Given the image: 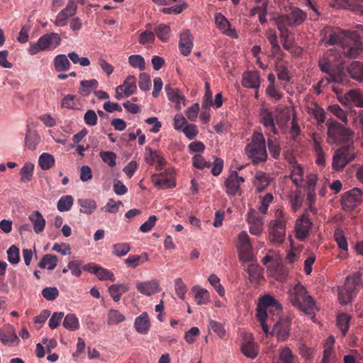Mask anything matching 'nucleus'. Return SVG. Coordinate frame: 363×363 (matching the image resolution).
<instances>
[{
    "label": "nucleus",
    "instance_id": "13",
    "mask_svg": "<svg viewBox=\"0 0 363 363\" xmlns=\"http://www.w3.org/2000/svg\"><path fill=\"white\" fill-rule=\"evenodd\" d=\"M291 321L289 318L279 319L274 324L271 335L275 336L278 341L283 342L289 336Z\"/></svg>",
    "mask_w": 363,
    "mask_h": 363
},
{
    "label": "nucleus",
    "instance_id": "30",
    "mask_svg": "<svg viewBox=\"0 0 363 363\" xmlns=\"http://www.w3.org/2000/svg\"><path fill=\"white\" fill-rule=\"evenodd\" d=\"M118 89L125 91L126 96H130L134 94L137 89L135 77L133 75L127 77L123 83L118 86Z\"/></svg>",
    "mask_w": 363,
    "mask_h": 363
},
{
    "label": "nucleus",
    "instance_id": "49",
    "mask_svg": "<svg viewBox=\"0 0 363 363\" xmlns=\"http://www.w3.org/2000/svg\"><path fill=\"white\" fill-rule=\"evenodd\" d=\"M54 164L55 158L49 153L44 152L39 157L38 164L43 170L50 169Z\"/></svg>",
    "mask_w": 363,
    "mask_h": 363
},
{
    "label": "nucleus",
    "instance_id": "5",
    "mask_svg": "<svg viewBox=\"0 0 363 363\" xmlns=\"http://www.w3.org/2000/svg\"><path fill=\"white\" fill-rule=\"evenodd\" d=\"M357 150L352 143L347 144L337 148L333 154L332 168L335 172H342L345 167L354 160Z\"/></svg>",
    "mask_w": 363,
    "mask_h": 363
},
{
    "label": "nucleus",
    "instance_id": "54",
    "mask_svg": "<svg viewBox=\"0 0 363 363\" xmlns=\"http://www.w3.org/2000/svg\"><path fill=\"white\" fill-rule=\"evenodd\" d=\"M128 62L134 68L143 71L145 68V59L140 55H133L128 57Z\"/></svg>",
    "mask_w": 363,
    "mask_h": 363
},
{
    "label": "nucleus",
    "instance_id": "46",
    "mask_svg": "<svg viewBox=\"0 0 363 363\" xmlns=\"http://www.w3.org/2000/svg\"><path fill=\"white\" fill-rule=\"evenodd\" d=\"M63 326L71 331L77 330L79 327V322L75 314L68 313L64 318Z\"/></svg>",
    "mask_w": 363,
    "mask_h": 363
},
{
    "label": "nucleus",
    "instance_id": "4",
    "mask_svg": "<svg viewBox=\"0 0 363 363\" xmlns=\"http://www.w3.org/2000/svg\"><path fill=\"white\" fill-rule=\"evenodd\" d=\"M326 125L330 143L345 145L352 143L354 133L350 128L333 119H329Z\"/></svg>",
    "mask_w": 363,
    "mask_h": 363
},
{
    "label": "nucleus",
    "instance_id": "12",
    "mask_svg": "<svg viewBox=\"0 0 363 363\" xmlns=\"http://www.w3.org/2000/svg\"><path fill=\"white\" fill-rule=\"evenodd\" d=\"M259 121L266 129L265 133L267 135H277L279 130L275 125V118L272 112L269 111L267 108H262L259 111Z\"/></svg>",
    "mask_w": 363,
    "mask_h": 363
},
{
    "label": "nucleus",
    "instance_id": "55",
    "mask_svg": "<svg viewBox=\"0 0 363 363\" xmlns=\"http://www.w3.org/2000/svg\"><path fill=\"white\" fill-rule=\"evenodd\" d=\"M26 145L30 150H35L39 142V137L35 132H31L29 129L26 135Z\"/></svg>",
    "mask_w": 363,
    "mask_h": 363
},
{
    "label": "nucleus",
    "instance_id": "22",
    "mask_svg": "<svg viewBox=\"0 0 363 363\" xmlns=\"http://www.w3.org/2000/svg\"><path fill=\"white\" fill-rule=\"evenodd\" d=\"M311 225V221L306 214L304 213L296 222V232L297 238L301 240H305L309 234Z\"/></svg>",
    "mask_w": 363,
    "mask_h": 363
},
{
    "label": "nucleus",
    "instance_id": "15",
    "mask_svg": "<svg viewBox=\"0 0 363 363\" xmlns=\"http://www.w3.org/2000/svg\"><path fill=\"white\" fill-rule=\"evenodd\" d=\"M247 223L250 225V233L252 235H259L263 231V217L255 210L251 209L247 213Z\"/></svg>",
    "mask_w": 363,
    "mask_h": 363
},
{
    "label": "nucleus",
    "instance_id": "38",
    "mask_svg": "<svg viewBox=\"0 0 363 363\" xmlns=\"http://www.w3.org/2000/svg\"><path fill=\"white\" fill-rule=\"evenodd\" d=\"M53 62L55 69L57 72L67 71L71 66L68 57L63 54L56 55Z\"/></svg>",
    "mask_w": 363,
    "mask_h": 363
},
{
    "label": "nucleus",
    "instance_id": "61",
    "mask_svg": "<svg viewBox=\"0 0 363 363\" xmlns=\"http://www.w3.org/2000/svg\"><path fill=\"white\" fill-rule=\"evenodd\" d=\"M209 283L214 287L220 296L225 295V289L220 283V279L216 274H211L208 277Z\"/></svg>",
    "mask_w": 363,
    "mask_h": 363
},
{
    "label": "nucleus",
    "instance_id": "10",
    "mask_svg": "<svg viewBox=\"0 0 363 363\" xmlns=\"http://www.w3.org/2000/svg\"><path fill=\"white\" fill-rule=\"evenodd\" d=\"M333 90L337 94L338 100L342 104L363 108V91L361 89H350L344 94L337 86H333Z\"/></svg>",
    "mask_w": 363,
    "mask_h": 363
},
{
    "label": "nucleus",
    "instance_id": "47",
    "mask_svg": "<svg viewBox=\"0 0 363 363\" xmlns=\"http://www.w3.org/2000/svg\"><path fill=\"white\" fill-rule=\"evenodd\" d=\"M267 146L272 157L274 159H278L281 152L280 145L278 140L277 138H273L272 135H270L267 139Z\"/></svg>",
    "mask_w": 363,
    "mask_h": 363
},
{
    "label": "nucleus",
    "instance_id": "52",
    "mask_svg": "<svg viewBox=\"0 0 363 363\" xmlns=\"http://www.w3.org/2000/svg\"><path fill=\"white\" fill-rule=\"evenodd\" d=\"M125 320L124 315L118 310L111 309L108 313L107 323L109 325H117Z\"/></svg>",
    "mask_w": 363,
    "mask_h": 363
},
{
    "label": "nucleus",
    "instance_id": "27",
    "mask_svg": "<svg viewBox=\"0 0 363 363\" xmlns=\"http://www.w3.org/2000/svg\"><path fill=\"white\" fill-rule=\"evenodd\" d=\"M215 22L217 27L226 35L236 37L235 30L231 28V25L228 19L221 13H217L215 15Z\"/></svg>",
    "mask_w": 363,
    "mask_h": 363
},
{
    "label": "nucleus",
    "instance_id": "51",
    "mask_svg": "<svg viewBox=\"0 0 363 363\" xmlns=\"http://www.w3.org/2000/svg\"><path fill=\"white\" fill-rule=\"evenodd\" d=\"M99 156L102 161L107 164L110 167H113L116 164L117 155L111 151H101Z\"/></svg>",
    "mask_w": 363,
    "mask_h": 363
},
{
    "label": "nucleus",
    "instance_id": "62",
    "mask_svg": "<svg viewBox=\"0 0 363 363\" xmlns=\"http://www.w3.org/2000/svg\"><path fill=\"white\" fill-rule=\"evenodd\" d=\"M350 317L346 314H341L337 318V325L345 335L349 328Z\"/></svg>",
    "mask_w": 363,
    "mask_h": 363
},
{
    "label": "nucleus",
    "instance_id": "25",
    "mask_svg": "<svg viewBox=\"0 0 363 363\" xmlns=\"http://www.w3.org/2000/svg\"><path fill=\"white\" fill-rule=\"evenodd\" d=\"M193 39L189 30H186L180 34L179 48L183 55L188 56L191 53L193 48Z\"/></svg>",
    "mask_w": 363,
    "mask_h": 363
},
{
    "label": "nucleus",
    "instance_id": "31",
    "mask_svg": "<svg viewBox=\"0 0 363 363\" xmlns=\"http://www.w3.org/2000/svg\"><path fill=\"white\" fill-rule=\"evenodd\" d=\"M129 290L128 284H116L108 288V292L114 301L118 302L123 295Z\"/></svg>",
    "mask_w": 363,
    "mask_h": 363
},
{
    "label": "nucleus",
    "instance_id": "56",
    "mask_svg": "<svg viewBox=\"0 0 363 363\" xmlns=\"http://www.w3.org/2000/svg\"><path fill=\"white\" fill-rule=\"evenodd\" d=\"M130 250V246L128 243L121 242L113 245V254L116 257H122L128 254Z\"/></svg>",
    "mask_w": 363,
    "mask_h": 363
},
{
    "label": "nucleus",
    "instance_id": "24",
    "mask_svg": "<svg viewBox=\"0 0 363 363\" xmlns=\"http://www.w3.org/2000/svg\"><path fill=\"white\" fill-rule=\"evenodd\" d=\"M0 340L4 345L8 346L13 345L15 342L18 343L19 342L15 329L11 325H8L0 330Z\"/></svg>",
    "mask_w": 363,
    "mask_h": 363
},
{
    "label": "nucleus",
    "instance_id": "50",
    "mask_svg": "<svg viewBox=\"0 0 363 363\" xmlns=\"http://www.w3.org/2000/svg\"><path fill=\"white\" fill-rule=\"evenodd\" d=\"M73 198L70 195L62 196L57 202V209L60 212L69 211L73 205Z\"/></svg>",
    "mask_w": 363,
    "mask_h": 363
},
{
    "label": "nucleus",
    "instance_id": "57",
    "mask_svg": "<svg viewBox=\"0 0 363 363\" xmlns=\"http://www.w3.org/2000/svg\"><path fill=\"white\" fill-rule=\"evenodd\" d=\"M335 343V339L333 336L327 338L324 344L323 357L322 360H330L332 355L333 349Z\"/></svg>",
    "mask_w": 363,
    "mask_h": 363
},
{
    "label": "nucleus",
    "instance_id": "35",
    "mask_svg": "<svg viewBox=\"0 0 363 363\" xmlns=\"http://www.w3.org/2000/svg\"><path fill=\"white\" fill-rule=\"evenodd\" d=\"M270 181L269 177L266 173L261 171L257 172L254 182L257 191L259 192L263 191L269 186Z\"/></svg>",
    "mask_w": 363,
    "mask_h": 363
},
{
    "label": "nucleus",
    "instance_id": "21",
    "mask_svg": "<svg viewBox=\"0 0 363 363\" xmlns=\"http://www.w3.org/2000/svg\"><path fill=\"white\" fill-rule=\"evenodd\" d=\"M135 286L140 294L147 296L157 294L161 291L160 282L157 279L137 282Z\"/></svg>",
    "mask_w": 363,
    "mask_h": 363
},
{
    "label": "nucleus",
    "instance_id": "14",
    "mask_svg": "<svg viewBox=\"0 0 363 363\" xmlns=\"http://www.w3.org/2000/svg\"><path fill=\"white\" fill-rule=\"evenodd\" d=\"M244 182V178L238 176L236 171H232L225 181L227 194L229 196H235L238 194L240 195V184Z\"/></svg>",
    "mask_w": 363,
    "mask_h": 363
},
{
    "label": "nucleus",
    "instance_id": "17",
    "mask_svg": "<svg viewBox=\"0 0 363 363\" xmlns=\"http://www.w3.org/2000/svg\"><path fill=\"white\" fill-rule=\"evenodd\" d=\"M83 270L94 274L100 280L105 281L108 279L112 281H115V276L113 272L105 268L101 267V266L95 263L91 262L84 264L83 267Z\"/></svg>",
    "mask_w": 363,
    "mask_h": 363
},
{
    "label": "nucleus",
    "instance_id": "45",
    "mask_svg": "<svg viewBox=\"0 0 363 363\" xmlns=\"http://www.w3.org/2000/svg\"><path fill=\"white\" fill-rule=\"evenodd\" d=\"M148 257L147 253H143L141 255H130L124 260L125 264L131 267L136 268L140 263H144L147 261Z\"/></svg>",
    "mask_w": 363,
    "mask_h": 363
},
{
    "label": "nucleus",
    "instance_id": "28",
    "mask_svg": "<svg viewBox=\"0 0 363 363\" xmlns=\"http://www.w3.org/2000/svg\"><path fill=\"white\" fill-rule=\"evenodd\" d=\"M259 75L257 71H250L243 74L242 85L248 89H255L259 86Z\"/></svg>",
    "mask_w": 363,
    "mask_h": 363
},
{
    "label": "nucleus",
    "instance_id": "37",
    "mask_svg": "<svg viewBox=\"0 0 363 363\" xmlns=\"http://www.w3.org/2000/svg\"><path fill=\"white\" fill-rule=\"evenodd\" d=\"M164 89L168 99L172 102H174L176 104V108L177 109H180V103L181 101H184V96H182L179 93L178 89L173 88L170 84L166 85Z\"/></svg>",
    "mask_w": 363,
    "mask_h": 363
},
{
    "label": "nucleus",
    "instance_id": "58",
    "mask_svg": "<svg viewBox=\"0 0 363 363\" xmlns=\"http://www.w3.org/2000/svg\"><path fill=\"white\" fill-rule=\"evenodd\" d=\"M155 33L157 38L162 41L167 40L170 34V27L168 25L160 24L155 29Z\"/></svg>",
    "mask_w": 363,
    "mask_h": 363
},
{
    "label": "nucleus",
    "instance_id": "16",
    "mask_svg": "<svg viewBox=\"0 0 363 363\" xmlns=\"http://www.w3.org/2000/svg\"><path fill=\"white\" fill-rule=\"evenodd\" d=\"M258 345L251 334H245L241 345V352L247 357L254 359L258 354Z\"/></svg>",
    "mask_w": 363,
    "mask_h": 363
},
{
    "label": "nucleus",
    "instance_id": "43",
    "mask_svg": "<svg viewBox=\"0 0 363 363\" xmlns=\"http://www.w3.org/2000/svg\"><path fill=\"white\" fill-rule=\"evenodd\" d=\"M308 113L316 119L318 123L320 124L324 123L325 120V112L323 108L317 104H313L311 106H308Z\"/></svg>",
    "mask_w": 363,
    "mask_h": 363
},
{
    "label": "nucleus",
    "instance_id": "26",
    "mask_svg": "<svg viewBox=\"0 0 363 363\" xmlns=\"http://www.w3.org/2000/svg\"><path fill=\"white\" fill-rule=\"evenodd\" d=\"M151 326L150 320L146 312L142 313L136 317L134 322V327L136 331L142 335H145L150 330Z\"/></svg>",
    "mask_w": 363,
    "mask_h": 363
},
{
    "label": "nucleus",
    "instance_id": "33",
    "mask_svg": "<svg viewBox=\"0 0 363 363\" xmlns=\"http://www.w3.org/2000/svg\"><path fill=\"white\" fill-rule=\"evenodd\" d=\"M255 262L256 260L254 262H250V264H249L247 267V272L251 282H258L262 278H263V269L258 264H255Z\"/></svg>",
    "mask_w": 363,
    "mask_h": 363
},
{
    "label": "nucleus",
    "instance_id": "36",
    "mask_svg": "<svg viewBox=\"0 0 363 363\" xmlns=\"http://www.w3.org/2000/svg\"><path fill=\"white\" fill-rule=\"evenodd\" d=\"M191 290L195 294L194 298L198 305H205L210 301V294L206 289L194 286Z\"/></svg>",
    "mask_w": 363,
    "mask_h": 363
},
{
    "label": "nucleus",
    "instance_id": "42",
    "mask_svg": "<svg viewBox=\"0 0 363 363\" xmlns=\"http://www.w3.org/2000/svg\"><path fill=\"white\" fill-rule=\"evenodd\" d=\"M57 262L58 259L56 255L47 254L43 257L38 266L42 269L47 268L49 270H52L56 267Z\"/></svg>",
    "mask_w": 363,
    "mask_h": 363
},
{
    "label": "nucleus",
    "instance_id": "44",
    "mask_svg": "<svg viewBox=\"0 0 363 363\" xmlns=\"http://www.w3.org/2000/svg\"><path fill=\"white\" fill-rule=\"evenodd\" d=\"M287 16L293 26L301 24L307 16L306 13L298 8H294Z\"/></svg>",
    "mask_w": 363,
    "mask_h": 363
},
{
    "label": "nucleus",
    "instance_id": "59",
    "mask_svg": "<svg viewBox=\"0 0 363 363\" xmlns=\"http://www.w3.org/2000/svg\"><path fill=\"white\" fill-rule=\"evenodd\" d=\"M334 238H335V241L337 242L338 247L340 249H342L345 251L347 250V249H348L347 241V239H346V238L344 235V233L342 230L337 229L335 231Z\"/></svg>",
    "mask_w": 363,
    "mask_h": 363
},
{
    "label": "nucleus",
    "instance_id": "34",
    "mask_svg": "<svg viewBox=\"0 0 363 363\" xmlns=\"http://www.w3.org/2000/svg\"><path fill=\"white\" fill-rule=\"evenodd\" d=\"M362 192L359 189L354 188L344 194L342 198L344 201L350 205L356 206L362 200Z\"/></svg>",
    "mask_w": 363,
    "mask_h": 363
},
{
    "label": "nucleus",
    "instance_id": "19",
    "mask_svg": "<svg viewBox=\"0 0 363 363\" xmlns=\"http://www.w3.org/2000/svg\"><path fill=\"white\" fill-rule=\"evenodd\" d=\"M286 225L281 222L269 223V237L271 242L281 243L285 239Z\"/></svg>",
    "mask_w": 363,
    "mask_h": 363
},
{
    "label": "nucleus",
    "instance_id": "40",
    "mask_svg": "<svg viewBox=\"0 0 363 363\" xmlns=\"http://www.w3.org/2000/svg\"><path fill=\"white\" fill-rule=\"evenodd\" d=\"M98 86L99 82L95 79L90 80H82L80 82L81 87L79 89V93L84 96H87L93 90H95Z\"/></svg>",
    "mask_w": 363,
    "mask_h": 363
},
{
    "label": "nucleus",
    "instance_id": "39",
    "mask_svg": "<svg viewBox=\"0 0 363 363\" xmlns=\"http://www.w3.org/2000/svg\"><path fill=\"white\" fill-rule=\"evenodd\" d=\"M277 28L280 31V38H286L288 37V27L293 26L289 16L283 15L277 19Z\"/></svg>",
    "mask_w": 363,
    "mask_h": 363
},
{
    "label": "nucleus",
    "instance_id": "64",
    "mask_svg": "<svg viewBox=\"0 0 363 363\" xmlns=\"http://www.w3.org/2000/svg\"><path fill=\"white\" fill-rule=\"evenodd\" d=\"M8 260L10 263L16 264L20 260L19 249L15 246L11 245L7 250Z\"/></svg>",
    "mask_w": 363,
    "mask_h": 363
},
{
    "label": "nucleus",
    "instance_id": "8",
    "mask_svg": "<svg viewBox=\"0 0 363 363\" xmlns=\"http://www.w3.org/2000/svg\"><path fill=\"white\" fill-rule=\"evenodd\" d=\"M361 286L359 274H354L352 276H348L344 286L338 288V297L340 303L346 305L350 303L357 294Z\"/></svg>",
    "mask_w": 363,
    "mask_h": 363
},
{
    "label": "nucleus",
    "instance_id": "41",
    "mask_svg": "<svg viewBox=\"0 0 363 363\" xmlns=\"http://www.w3.org/2000/svg\"><path fill=\"white\" fill-rule=\"evenodd\" d=\"M80 206V212L90 215L96 208V203L94 200L89 199H79L77 201Z\"/></svg>",
    "mask_w": 363,
    "mask_h": 363
},
{
    "label": "nucleus",
    "instance_id": "53",
    "mask_svg": "<svg viewBox=\"0 0 363 363\" xmlns=\"http://www.w3.org/2000/svg\"><path fill=\"white\" fill-rule=\"evenodd\" d=\"M330 111L338 118L342 122L347 125V112L345 111L338 104H334L329 106Z\"/></svg>",
    "mask_w": 363,
    "mask_h": 363
},
{
    "label": "nucleus",
    "instance_id": "63",
    "mask_svg": "<svg viewBox=\"0 0 363 363\" xmlns=\"http://www.w3.org/2000/svg\"><path fill=\"white\" fill-rule=\"evenodd\" d=\"M192 160L194 167L199 169H203L206 167L210 168L212 165L210 162L206 161L201 155H196L193 157Z\"/></svg>",
    "mask_w": 363,
    "mask_h": 363
},
{
    "label": "nucleus",
    "instance_id": "20",
    "mask_svg": "<svg viewBox=\"0 0 363 363\" xmlns=\"http://www.w3.org/2000/svg\"><path fill=\"white\" fill-rule=\"evenodd\" d=\"M77 6L74 1H69L65 9H63L56 16L55 24L57 26H65L67 23V18L73 16L77 11Z\"/></svg>",
    "mask_w": 363,
    "mask_h": 363
},
{
    "label": "nucleus",
    "instance_id": "11",
    "mask_svg": "<svg viewBox=\"0 0 363 363\" xmlns=\"http://www.w3.org/2000/svg\"><path fill=\"white\" fill-rule=\"evenodd\" d=\"M237 250L238 252L239 259L240 261L244 262L255 261V257L253 253V248L250 242V237L245 231H242L238 235Z\"/></svg>",
    "mask_w": 363,
    "mask_h": 363
},
{
    "label": "nucleus",
    "instance_id": "60",
    "mask_svg": "<svg viewBox=\"0 0 363 363\" xmlns=\"http://www.w3.org/2000/svg\"><path fill=\"white\" fill-rule=\"evenodd\" d=\"M84 267L83 262L81 259H76L70 261L67 264V268L71 270V273L74 277H80L82 270L80 267Z\"/></svg>",
    "mask_w": 363,
    "mask_h": 363
},
{
    "label": "nucleus",
    "instance_id": "18",
    "mask_svg": "<svg viewBox=\"0 0 363 363\" xmlns=\"http://www.w3.org/2000/svg\"><path fill=\"white\" fill-rule=\"evenodd\" d=\"M330 5L336 9H347L357 13H363V0H332Z\"/></svg>",
    "mask_w": 363,
    "mask_h": 363
},
{
    "label": "nucleus",
    "instance_id": "1",
    "mask_svg": "<svg viewBox=\"0 0 363 363\" xmlns=\"http://www.w3.org/2000/svg\"><path fill=\"white\" fill-rule=\"evenodd\" d=\"M325 45H338L345 56L356 58L363 52V43L354 31L342 30L339 28H325L321 33Z\"/></svg>",
    "mask_w": 363,
    "mask_h": 363
},
{
    "label": "nucleus",
    "instance_id": "23",
    "mask_svg": "<svg viewBox=\"0 0 363 363\" xmlns=\"http://www.w3.org/2000/svg\"><path fill=\"white\" fill-rule=\"evenodd\" d=\"M152 182L155 185L160 189H167L174 187L176 184L172 177V171L169 174L167 173H160L152 176Z\"/></svg>",
    "mask_w": 363,
    "mask_h": 363
},
{
    "label": "nucleus",
    "instance_id": "7",
    "mask_svg": "<svg viewBox=\"0 0 363 363\" xmlns=\"http://www.w3.org/2000/svg\"><path fill=\"white\" fill-rule=\"evenodd\" d=\"M318 66L323 72L327 73L330 79L328 81L335 83L347 85L350 82V79L342 66H338L333 68L331 60L328 57H323L319 60Z\"/></svg>",
    "mask_w": 363,
    "mask_h": 363
},
{
    "label": "nucleus",
    "instance_id": "9",
    "mask_svg": "<svg viewBox=\"0 0 363 363\" xmlns=\"http://www.w3.org/2000/svg\"><path fill=\"white\" fill-rule=\"evenodd\" d=\"M61 38L56 33L42 35L35 43H30L28 52L31 55H36L40 51L51 50L60 45Z\"/></svg>",
    "mask_w": 363,
    "mask_h": 363
},
{
    "label": "nucleus",
    "instance_id": "29",
    "mask_svg": "<svg viewBox=\"0 0 363 363\" xmlns=\"http://www.w3.org/2000/svg\"><path fill=\"white\" fill-rule=\"evenodd\" d=\"M28 218L33 225V230L35 233L39 234L44 230L46 221L40 211H35L29 216Z\"/></svg>",
    "mask_w": 363,
    "mask_h": 363
},
{
    "label": "nucleus",
    "instance_id": "48",
    "mask_svg": "<svg viewBox=\"0 0 363 363\" xmlns=\"http://www.w3.org/2000/svg\"><path fill=\"white\" fill-rule=\"evenodd\" d=\"M34 170V164L31 162H26L23 167L21 168L20 174H21V181L23 183H28L31 181L33 178Z\"/></svg>",
    "mask_w": 363,
    "mask_h": 363
},
{
    "label": "nucleus",
    "instance_id": "32",
    "mask_svg": "<svg viewBox=\"0 0 363 363\" xmlns=\"http://www.w3.org/2000/svg\"><path fill=\"white\" fill-rule=\"evenodd\" d=\"M350 77L356 81H363V62L355 61L347 68Z\"/></svg>",
    "mask_w": 363,
    "mask_h": 363
},
{
    "label": "nucleus",
    "instance_id": "2",
    "mask_svg": "<svg viewBox=\"0 0 363 363\" xmlns=\"http://www.w3.org/2000/svg\"><path fill=\"white\" fill-rule=\"evenodd\" d=\"M291 304L304 312L306 314H313L315 303L313 298L308 295L306 288L301 284H296L289 295Z\"/></svg>",
    "mask_w": 363,
    "mask_h": 363
},
{
    "label": "nucleus",
    "instance_id": "6",
    "mask_svg": "<svg viewBox=\"0 0 363 363\" xmlns=\"http://www.w3.org/2000/svg\"><path fill=\"white\" fill-rule=\"evenodd\" d=\"M281 313V306L279 302L270 295H264L260 298L257 309V318L259 320L269 318L272 316H279Z\"/></svg>",
    "mask_w": 363,
    "mask_h": 363
},
{
    "label": "nucleus",
    "instance_id": "3",
    "mask_svg": "<svg viewBox=\"0 0 363 363\" xmlns=\"http://www.w3.org/2000/svg\"><path fill=\"white\" fill-rule=\"evenodd\" d=\"M245 152L247 156L251 159L255 164L267 160L266 142L262 133L254 132L251 142L245 147Z\"/></svg>",
    "mask_w": 363,
    "mask_h": 363
}]
</instances>
